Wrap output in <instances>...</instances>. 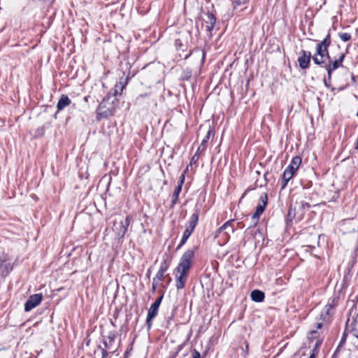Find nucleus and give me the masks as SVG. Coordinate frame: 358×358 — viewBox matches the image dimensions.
I'll use <instances>...</instances> for the list:
<instances>
[{
	"label": "nucleus",
	"mask_w": 358,
	"mask_h": 358,
	"mask_svg": "<svg viewBox=\"0 0 358 358\" xmlns=\"http://www.w3.org/2000/svg\"><path fill=\"white\" fill-rule=\"evenodd\" d=\"M146 96H147V94H140L138 96H137L136 100H138L139 99H141V98L145 97Z\"/></svg>",
	"instance_id": "obj_48"
},
{
	"label": "nucleus",
	"mask_w": 358,
	"mask_h": 358,
	"mask_svg": "<svg viewBox=\"0 0 358 358\" xmlns=\"http://www.w3.org/2000/svg\"><path fill=\"white\" fill-rule=\"evenodd\" d=\"M178 354H179L178 350H176L175 349V350H173L170 352L169 358H176L178 357Z\"/></svg>",
	"instance_id": "obj_39"
},
{
	"label": "nucleus",
	"mask_w": 358,
	"mask_h": 358,
	"mask_svg": "<svg viewBox=\"0 0 358 358\" xmlns=\"http://www.w3.org/2000/svg\"><path fill=\"white\" fill-rule=\"evenodd\" d=\"M192 51H191L189 53H188L187 55H186L185 57H184V59H187V58L189 57V56L192 55Z\"/></svg>",
	"instance_id": "obj_49"
},
{
	"label": "nucleus",
	"mask_w": 358,
	"mask_h": 358,
	"mask_svg": "<svg viewBox=\"0 0 358 358\" xmlns=\"http://www.w3.org/2000/svg\"><path fill=\"white\" fill-rule=\"evenodd\" d=\"M214 135H215V131L212 127H210L208 130L206 136L202 140L200 145L198 147V148L196 150V152H199V153L205 152V150H206V147H207L206 144H207L209 138L211 136H214Z\"/></svg>",
	"instance_id": "obj_17"
},
{
	"label": "nucleus",
	"mask_w": 358,
	"mask_h": 358,
	"mask_svg": "<svg viewBox=\"0 0 358 358\" xmlns=\"http://www.w3.org/2000/svg\"><path fill=\"white\" fill-rule=\"evenodd\" d=\"M107 338H108V341H107L106 340L104 339L103 341V343L104 345V348L110 350L111 348L112 343L115 341V338H116L115 332L110 331Z\"/></svg>",
	"instance_id": "obj_21"
},
{
	"label": "nucleus",
	"mask_w": 358,
	"mask_h": 358,
	"mask_svg": "<svg viewBox=\"0 0 358 358\" xmlns=\"http://www.w3.org/2000/svg\"><path fill=\"white\" fill-rule=\"evenodd\" d=\"M338 35L343 42L349 41L351 39V34L349 33L340 32Z\"/></svg>",
	"instance_id": "obj_31"
},
{
	"label": "nucleus",
	"mask_w": 358,
	"mask_h": 358,
	"mask_svg": "<svg viewBox=\"0 0 358 358\" xmlns=\"http://www.w3.org/2000/svg\"><path fill=\"white\" fill-rule=\"evenodd\" d=\"M194 257V251L187 250L182 254L178 266L175 268V271L179 273V275L176 279V287L178 290L183 289L185 286L188 272Z\"/></svg>",
	"instance_id": "obj_2"
},
{
	"label": "nucleus",
	"mask_w": 358,
	"mask_h": 358,
	"mask_svg": "<svg viewBox=\"0 0 358 358\" xmlns=\"http://www.w3.org/2000/svg\"><path fill=\"white\" fill-rule=\"evenodd\" d=\"M127 85V82L120 80L116 83L114 87L111 89L103 97V100L109 102L113 107L117 108L119 106V98Z\"/></svg>",
	"instance_id": "obj_3"
},
{
	"label": "nucleus",
	"mask_w": 358,
	"mask_h": 358,
	"mask_svg": "<svg viewBox=\"0 0 358 358\" xmlns=\"http://www.w3.org/2000/svg\"><path fill=\"white\" fill-rule=\"evenodd\" d=\"M249 0H235V4L237 6H241L245 4L247 2H248Z\"/></svg>",
	"instance_id": "obj_40"
},
{
	"label": "nucleus",
	"mask_w": 358,
	"mask_h": 358,
	"mask_svg": "<svg viewBox=\"0 0 358 358\" xmlns=\"http://www.w3.org/2000/svg\"><path fill=\"white\" fill-rule=\"evenodd\" d=\"M352 80L355 81V76L353 74L352 75Z\"/></svg>",
	"instance_id": "obj_53"
},
{
	"label": "nucleus",
	"mask_w": 358,
	"mask_h": 358,
	"mask_svg": "<svg viewBox=\"0 0 358 358\" xmlns=\"http://www.w3.org/2000/svg\"><path fill=\"white\" fill-rule=\"evenodd\" d=\"M185 174H186V171H185L180 176V178H179V180L178 182V185H180L181 187H182V185L184 184V182H185Z\"/></svg>",
	"instance_id": "obj_34"
},
{
	"label": "nucleus",
	"mask_w": 358,
	"mask_h": 358,
	"mask_svg": "<svg viewBox=\"0 0 358 358\" xmlns=\"http://www.w3.org/2000/svg\"><path fill=\"white\" fill-rule=\"evenodd\" d=\"M357 115H358V112H357Z\"/></svg>",
	"instance_id": "obj_58"
},
{
	"label": "nucleus",
	"mask_w": 358,
	"mask_h": 358,
	"mask_svg": "<svg viewBox=\"0 0 358 358\" xmlns=\"http://www.w3.org/2000/svg\"><path fill=\"white\" fill-rule=\"evenodd\" d=\"M313 56L310 51L301 50L299 52V57L297 59L299 67L301 69H309Z\"/></svg>",
	"instance_id": "obj_8"
},
{
	"label": "nucleus",
	"mask_w": 358,
	"mask_h": 358,
	"mask_svg": "<svg viewBox=\"0 0 358 358\" xmlns=\"http://www.w3.org/2000/svg\"><path fill=\"white\" fill-rule=\"evenodd\" d=\"M301 161L302 160L300 156H294L292 159L290 164L286 167V169L296 173V171L298 170L299 166L301 164Z\"/></svg>",
	"instance_id": "obj_18"
},
{
	"label": "nucleus",
	"mask_w": 358,
	"mask_h": 358,
	"mask_svg": "<svg viewBox=\"0 0 358 358\" xmlns=\"http://www.w3.org/2000/svg\"><path fill=\"white\" fill-rule=\"evenodd\" d=\"M349 321H350V319L348 318V321H347V322H346V325L348 324V322H349Z\"/></svg>",
	"instance_id": "obj_56"
},
{
	"label": "nucleus",
	"mask_w": 358,
	"mask_h": 358,
	"mask_svg": "<svg viewBox=\"0 0 358 358\" xmlns=\"http://www.w3.org/2000/svg\"><path fill=\"white\" fill-rule=\"evenodd\" d=\"M345 58V53L341 52L339 54L338 57L334 59H332L331 57L330 59H325L327 60V62L326 61V65H327V67H331L334 70H336L340 67H343V63Z\"/></svg>",
	"instance_id": "obj_11"
},
{
	"label": "nucleus",
	"mask_w": 358,
	"mask_h": 358,
	"mask_svg": "<svg viewBox=\"0 0 358 358\" xmlns=\"http://www.w3.org/2000/svg\"><path fill=\"white\" fill-rule=\"evenodd\" d=\"M192 358H201L200 352L196 349L192 351Z\"/></svg>",
	"instance_id": "obj_38"
},
{
	"label": "nucleus",
	"mask_w": 358,
	"mask_h": 358,
	"mask_svg": "<svg viewBox=\"0 0 358 358\" xmlns=\"http://www.w3.org/2000/svg\"><path fill=\"white\" fill-rule=\"evenodd\" d=\"M199 152H197L196 151L195 154L192 156L191 161H190V165L195 164L199 158Z\"/></svg>",
	"instance_id": "obj_33"
},
{
	"label": "nucleus",
	"mask_w": 358,
	"mask_h": 358,
	"mask_svg": "<svg viewBox=\"0 0 358 358\" xmlns=\"http://www.w3.org/2000/svg\"><path fill=\"white\" fill-rule=\"evenodd\" d=\"M316 356H317V355L311 352V354L310 355L309 358H315Z\"/></svg>",
	"instance_id": "obj_50"
},
{
	"label": "nucleus",
	"mask_w": 358,
	"mask_h": 358,
	"mask_svg": "<svg viewBox=\"0 0 358 358\" xmlns=\"http://www.w3.org/2000/svg\"><path fill=\"white\" fill-rule=\"evenodd\" d=\"M192 75V69L189 68H187L184 69L180 76V80L183 81L189 80Z\"/></svg>",
	"instance_id": "obj_24"
},
{
	"label": "nucleus",
	"mask_w": 358,
	"mask_h": 358,
	"mask_svg": "<svg viewBox=\"0 0 358 358\" xmlns=\"http://www.w3.org/2000/svg\"><path fill=\"white\" fill-rule=\"evenodd\" d=\"M71 103V100L69 97L66 94H62L57 103V112L55 113L54 116L56 117L58 112L64 110L66 106H69Z\"/></svg>",
	"instance_id": "obj_16"
},
{
	"label": "nucleus",
	"mask_w": 358,
	"mask_h": 358,
	"mask_svg": "<svg viewBox=\"0 0 358 358\" xmlns=\"http://www.w3.org/2000/svg\"><path fill=\"white\" fill-rule=\"evenodd\" d=\"M321 344V342L320 341H317L315 345V347L313 348V349L312 350V353H314L315 355H317L318 353V348L320 347Z\"/></svg>",
	"instance_id": "obj_36"
},
{
	"label": "nucleus",
	"mask_w": 358,
	"mask_h": 358,
	"mask_svg": "<svg viewBox=\"0 0 358 358\" xmlns=\"http://www.w3.org/2000/svg\"><path fill=\"white\" fill-rule=\"evenodd\" d=\"M185 344H186V343H185V342H184V343H181V344L178 345L176 347V350H178V352H180L183 349V348L185 347Z\"/></svg>",
	"instance_id": "obj_44"
},
{
	"label": "nucleus",
	"mask_w": 358,
	"mask_h": 358,
	"mask_svg": "<svg viewBox=\"0 0 358 358\" xmlns=\"http://www.w3.org/2000/svg\"><path fill=\"white\" fill-rule=\"evenodd\" d=\"M132 350V343L131 344V346L128 348L126 351L124 352L123 357L121 358H128L130 354V352Z\"/></svg>",
	"instance_id": "obj_37"
},
{
	"label": "nucleus",
	"mask_w": 358,
	"mask_h": 358,
	"mask_svg": "<svg viewBox=\"0 0 358 358\" xmlns=\"http://www.w3.org/2000/svg\"><path fill=\"white\" fill-rule=\"evenodd\" d=\"M88 98H89V96H85V98H84L85 101H88Z\"/></svg>",
	"instance_id": "obj_54"
},
{
	"label": "nucleus",
	"mask_w": 358,
	"mask_h": 358,
	"mask_svg": "<svg viewBox=\"0 0 358 358\" xmlns=\"http://www.w3.org/2000/svg\"><path fill=\"white\" fill-rule=\"evenodd\" d=\"M200 211V208H196L194 213L191 215L189 218L188 227L185 229L188 230L191 233H193L195 227L198 224Z\"/></svg>",
	"instance_id": "obj_14"
},
{
	"label": "nucleus",
	"mask_w": 358,
	"mask_h": 358,
	"mask_svg": "<svg viewBox=\"0 0 358 358\" xmlns=\"http://www.w3.org/2000/svg\"><path fill=\"white\" fill-rule=\"evenodd\" d=\"M331 44V39L329 30L325 38L317 44L316 51L313 56V61L314 64L325 69L329 80H331L332 74L335 71L331 67H327V65H326L325 59H330L329 48Z\"/></svg>",
	"instance_id": "obj_1"
},
{
	"label": "nucleus",
	"mask_w": 358,
	"mask_h": 358,
	"mask_svg": "<svg viewBox=\"0 0 358 358\" xmlns=\"http://www.w3.org/2000/svg\"><path fill=\"white\" fill-rule=\"evenodd\" d=\"M338 297H332L329 299L327 304L325 306V310L320 314V319L325 320L327 317L330 315L331 309L335 308L338 304Z\"/></svg>",
	"instance_id": "obj_12"
},
{
	"label": "nucleus",
	"mask_w": 358,
	"mask_h": 358,
	"mask_svg": "<svg viewBox=\"0 0 358 358\" xmlns=\"http://www.w3.org/2000/svg\"><path fill=\"white\" fill-rule=\"evenodd\" d=\"M250 297L253 301L259 303L264 300L265 294L259 289H254L251 292Z\"/></svg>",
	"instance_id": "obj_20"
},
{
	"label": "nucleus",
	"mask_w": 358,
	"mask_h": 358,
	"mask_svg": "<svg viewBox=\"0 0 358 358\" xmlns=\"http://www.w3.org/2000/svg\"><path fill=\"white\" fill-rule=\"evenodd\" d=\"M206 19L204 20L205 23L206 24V31L211 36V31L214 29L215 24L216 23V17L213 13L207 12L206 14Z\"/></svg>",
	"instance_id": "obj_15"
},
{
	"label": "nucleus",
	"mask_w": 358,
	"mask_h": 358,
	"mask_svg": "<svg viewBox=\"0 0 358 358\" xmlns=\"http://www.w3.org/2000/svg\"><path fill=\"white\" fill-rule=\"evenodd\" d=\"M164 294L159 296L150 306L148 311L146 318V326L148 330H150L152 326V320L157 315L159 312V308L163 299Z\"/></svg>",
	"instance_id": "obj_5"
},
{
	"label": "nucleus",
	"mask_w": 358,
	"mask_h": 358,
	"mask_svg": "<svg viewBox=\"0 0 358 358\" xmlns=\"http://www.w3.org/2000/svg\"><path fill=\"white\" fill-rule=\"evenodd\" d=\"M201 64H203L206 59V52L204 49L201 50Z\"/></svg>",
	"instance_id": "obj_42"
},
{
	"label": "nucleus",
	"mask_w": 358,
	"mask_h": 358,
	"mask_svg": "<svg viewBox=\"0 0 358 358\" xmlns=\"http://www.w3.org/2000/svg\"><path fill=\"white\" fill-rule=\"evenodd\" d=\"M150 273H151L150 269H148L147 271V273H146V275L148 278H150Z\"/></svg>",
	"instance_id": "obj_51"
},
{
	"label": "nucleus",
	"mask_w": 358,
	"mask_h": 358,
	"mask_svg": "<svg viewBox=\"0 0 358 358\" xmlns=\"http://www.w3.org/2000/svg\"><path fill=\"white\" fill-rule=\"evenodd\" d=\"M161 285L164 288V289H166L167 288V285L166 286H164L163 284H161Z\"/></svg>",
	"instance_id": "obj_55"
},
{
	"label": "nucleus",
	"mask_w": 358,
	"mask_h": 358,
	"mask_svg": "<svg viewBox=\"0 0 358 358\" xmlns=\"http://www.w3.org/2000/svg\"><path fill=\"white\" fill-rule=\"evenodd\" d=\"M182 190V187L180 185H177V186L175 187L174 192L172 194V199L171 202V207L173 208L175 205L177 203L178 200V196Z\"/></svg>",
	"instance_id": "obj_22"
},
{
	"label": "nucleus",
	"mask_w": 358,
	"mask_h": 358,
	"mask_svg": "<svg viewBox=\"0 0 358 358\" xmlns=\"http://www.w3.org/2000/svg\"><path fill=\"white\" fill-rule=\"evenodd\" d=\"M99 349H100L101 350V358H106L108 357V349H106V348H101V345H99Z\"/></svg>",
	"instance_id": "obj_35"
},
{
	"label": "nucleus",
	"mask_w": 358,
	"mask_h": 358,
	"mask_svg": "<svg viewBox=\"0 0 358 358\" xmlns=\"http://www.w3.org/2000/svg\"><path fill=\"white\" fill-rule=\"evenodd\" d=\"M350 315H352L350 331L354 336L358 338V313H357L355 308L352 307L350 309Z\"/></svg>",
	"instance_id": "obj_13"
},
{
	"label": "nucleus",
	"mask_w": 358,
	"mask_h": 358,
	"mask_svg": "<svg viewBox=\"0 0 358 358\" xmlns=\"http://www.w3.org/2000/svg\"><path fill=\"white\" fill-rule=\"evenodd\" d=\"M13 266L10 262L8 254L4 252L0 254V276L6 278L13 271Z\"/></svg>",
	"instance_id": "obj_7"
},
{
	"label": "nucleus",
	"mask_w": 358,
	"mask_h": 358,
	"mask_svg": "<svg viewBox=\"0 0 358 358\" xmlns=\"http://www.w3.org/2000/svg\"><path fill=\"white\" fill-rule=\"evenodd\" d=\"M43 295L41 293L31 295L24 303V311L29 312L36 308L42 301Z\"/></svg>",
	"instance_id": "obj_9"
},
{
	"label": "nucleus",
	"mask_w": 358,
	"mask_h": 358,
	"mask_svg": "<svg viewBox=\"0 0 358 358\" xmlns=\"http://www.w3.org/2000/svg\"><path fill=\"white\" fill-rule=\"evenodd\" d=\"M166 273L162 271L158 270L156 273L155 277L153 278L152 280L159 282L166 278Z\"/></svg>",
	"instance_id": "obj_28"
},
{
	"label": "nucleus",
	"mask_w": 358,
	"mask_h": 358,
	"mask_svg": "<svg viewBox=\"0 0 358 358\" xmlns=\"http://www.w3.org/2000/svg\"><path fill=\"white\" fill-rule=\"evenodd\" d=\"M287 343H285V344L282 348H280L279 349V351H278V354H277V355H279L280 354H281V353L283 352V350L285 349V348L287 347Z\"/></svg>",
	"instance_id": "obj_45"
},
{
	"label": "nucleus",
	"mask_w": 358,
	"mask_h": 358,
	"mask_svg": "<svg viewBox=\"0 0 358 358\" xmlns=\"http://www.w3.org/2000/svg\"><path fill=\"white\" fill-rule=\"evenodd\" d=\"M195 52L199 51V49H196L194 50Z\"/></svg>",
	"instance_id": "obj_57"
},
{
	"label": "nucleus",
	"mask_w": 358,
	"mask_h": 358,
	"mask_svg": "<svg viewBox=\"0 0 358 358\" xmlns=\"http://www.w3.org/2000/svg\"><path fill=\"white\" fill-rule=\"evenodd\" d=\"M295 173L292 171L285 169L282 175V182H281V189H283L287 185L288 182L292 179Z\"/></svg>",
	"instance_id": "obj_19"
},
{
	"label": "nucleus",
	"mask_w": 358,
	"mask_h": 358,
	"mask_svg": "<svg viewBox=\"0 0 358 358\" xmlns=\"http://www.w3.org/2000/svg\"><path fill=\"white\" fill-rule=\"evenodd\" d=\"M167 280V285L171 282V278L169 276V274L166 275V278Z\"/></svg>",
	"instance_id": "obj_46"
},
{
	"label": "nucleus",
	"mask_w": 358,
	"mask_h": 358,
	"mask_svg": "<svg viewBox=\"0 0 358 358\" xmlns=\"http://www.w3.org/2000/svg\"><path fill=\"white\" fill-rule=\"evenodd\" d=\"M234 222V220L231 219L227 221L222 227L219 229V232L221 233L222 231L227 229L226 231L227 234H229L230 233H234V229L231 226V224Z\"/></svg>",
	"instance_id": "obj_23"
},
{
	"label": "nucleus",
	"mask_w": 358,
	"mask_h": 358,
	"mask_svg": "<svg viewBox=\"0 0 358 358\" xmlns=\"http://www.w3.org/2000/svg\"><path fill=\"white\" fill-rule=\"evenodd\" d=\"M322 326H323V324L322 322H318V323H317L316 329H321L322 327Z\"/></svg>",
	"instance_id": "obj_47"
},
{
	"label": "nucleus",
	"mask_w": 358,
	"mask_h": 358,
	"mask_svg": "<svg viewBox=\"0 0 358 358\" xmlns=\"http://www.w3.org/2000/svg\"><path fill=\"white\" fill-rule=\"evenodd\" d=\"M116 108L110 105L109 102L102 99L96 109V119L98 121L101 119H108V117L113 116L116 113Z\"/></svg>",
	"instance_id": "obj_4"
},
{
	"label": "nucleus",
	"mask_w": 358,
	"mask_h": 358,
	"mask_svg": "<svg viewBox=\"0 0 358 358\" xmlns=\"http://www.w3.org/2000/svg\"><path fill=\"white\" fill-rule=\"evenodd\" d=\"M347 336H348V334L346 332V330H345V331L343 332V334L342 335L341 339V341H340V342H339V343H338V346L336 348V351H335V352L334 354V356L345 344Z\"/></svg>",
	"instance_id": "obj_26"
},
{
	"label": "nucleus",
	"mask_w": 358,
	"mask_h": 358,
	"mask_svg": "<svg viewBox=\"0 0 358 358\" xmlns=\"http://www.w3.org/2000/svg\"><path fill=\"white\" fill-rule=\"evenodd\" d=\"M170 266V262L167 260V259H164L161 263L159 270L166 272Z\"/></svg>",
	"instance_id": "obj_29"
},
{
	"label": "nucleus",
	"mask_w": 358,
	"mask_h": 358,
	"mask_svg": "<svg viewBox=\"0 0 358 358\" xmlns=\"http://www.w3.org/2000/svg\"><path fill=\"white\" fill-rule=\"evenodd\" d=\"M158 285H159V282L152 280V293H154L156 291V289H157Z\"/></svg>",
	"instance_id": "obj_41"
},
{
	"label": "nucleus",
	"mask_w": 358,
	"mask_h": 358,
	"mask_svg": "<svg viewBox=\"0 0 358 358\" xmlns=\"http://www.w3.org/2000/svg\"><path fill=\"white\" fill-rule=\"evenodd\" d=\"M175 46L177 50L180 51H185L187 50V46L182 43L180 39H176L175 41Z\"/></svg>",
	"instance_id": "obj_30"
},
{
	"label": "nucleus",
	"mask_w": 358,
	"mask_h": 358,
	"mask_svg": "<svg viewBox=\"0 0 358 358\" xmlns=\"http://www.w3.org/2000/svg\"><path fill=\"white\" fill-rule=\"evenodd\" d=\"M324 85L327 88H331V91L335 90V87H331V80H329V78L324 77L323 79Z\"/></svg>",
	"instance_id": "obj_32"
},
{
	"label": "nucleus",
	"mask_w": 358,
	"mask_h": 358,
	"mask_svg": "<svg viewBox=\"0 0 358 358\" xmlns=\"http://www.w3.org/2000/svg\"><path fill=\"white\" fill-rule=\"evenodd\" d=\"M192 233H191L188 230L185 229L184 231L182 238L180 240V242L179 245H178V248H180L181 246H182L183 245H185L187 241L188 240L189 236L192 235Z\"/></svg>",
	"instance_id": "obj_25"
},
{
	"label": "nucleus",
	"mask_w": 358,
	"mask_h": 358,
	"mask_svg": "<svg viewBox=\"0 0 358 358\" xmlns=\"http://www.w3.org/2000/svg\"><path fill=\"white\" fill-rule=\"evenodd\" d=\"M268 204V196L266 193H262L259 199V203L256 207L255 212L252 216L253 224L250 227L256 226L259 222L260 215L264 212Z\"/></svg>",
	"instance_id": "obj_6"
},
{
	"label": "nucleus",
	"mask_w": 358,
	"mask_h": 358,
	"mask_svg": "<svg viewBox=\"0 0 358 358\" xmlns=\"http://www.w3.org/2000/svg\"><path fill=\"white\" fill-rule=\"evenodd\" d=\"M316 333H317V330H312V331H310V334H316Z\"/></svg>",
	"instance_id": "obj_52"
},
{
	"label": "nucleus",
	"mask_w": 358,
	"mask_h": 358,
	"mask_svg": "<svg viewBox=\"0 0 358 358\" xmlns=\"http://www.w3.org/2000/svg\"><path fill=\"white\" fill-rule=\"evenodd\" d=\"M301 208H303V209H305V208L309 209L310 208V205L307 202L302 201L301 202Z\"/></svg>",
	"instance_id": "obj_43"
},
{
	"label": "nucleus",
	"mask_w": 358,
	"mask_h": 358,
	"mask_svg": "<svg viewBox=\"0 0 358 358\" xmlns=\"http://www.w3.org/2000/svg\"><path fill=\"white\" fill-rule=\"evenodd\" d=\"M295 215H296L295 209H293L292 206H290L289 208L287 216L286 218L287 223L288 224L289 222H291L293 220V219L295 217Z\"/></svg>",
	"instance_id": "obj_27"
},
{
	"label": "nucleus",
	"mask_w": 358,
	"mask_h": 358,
	"mask_svg": "<svg viewBox=\"0 0 358 358\" xmlns=\"http://www.w3.org/2000/svg\"><path fill=\"white\" fill-rule=\"evenodd\" d=\"M132 220V216L131 215H127L125 219L123 221L120 222L119 228H117V236L120 238H124L126 233L128 230V227L129 226L131 221Z\"/></svg>",
	"instance_id": "obj_10"
}]
</instances>
